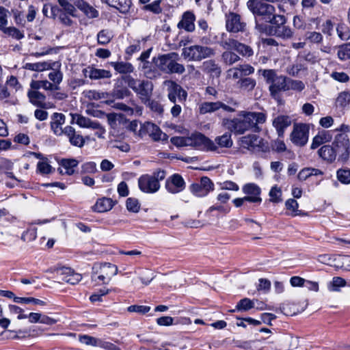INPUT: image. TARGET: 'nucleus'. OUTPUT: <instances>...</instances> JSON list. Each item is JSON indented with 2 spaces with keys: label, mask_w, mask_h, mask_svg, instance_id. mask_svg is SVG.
Returning <instances> with one entry per match:
<instances>
[{
  "label": "nucleus",
  "mask_w": 350,
  "mask_h": 350,
  "mask_svg": "<svg viewBox=\"0 0 350 350\" xmlns=\"http://www.w3.org/2000/svg\"><path fill=\"white\" fill-rule=\"evenodd\" d=\"M247 7L254 14L256 21V29L260 33L267 29V25L260 23L259 20L271 24L286 23L284 16L275 14V7L261 0H249L247 2Z\"/></svg>",
  "instance_id": "f257e3e1"
},
{
  "label": "nucleus",
  "mask_w": 350,
  "mask_h": 350,
  "mask_svg": "<svg viewBox=\"0 0 350 350\" xmlns=\"http://www.w3.org/2000/svg\"><path fill=\"white\" fill-rule=\"evenodd\" d=\"M266 120V115L262 112L241 111L238 118L232 120L230 124L231 130L236 134H243L246 131H260L258 124H263Z\"/></svg>",
  "instance_id": "f03ea898"
},
{
  "label": "nucleus",
  "mask_w": 350,
  "mask_h": 350,
  "mask_svg": "<svg viewBox=\"0 0 350 350\" xmlns=\"http://www.w3.org/2000/svg\"><path fill=\"white\" fill-rule=\"evenodd\" d=\"M179 55L172 52L160 55L153 59L155 66L161 71L166 74H183L185 71V66L177 62Z\"/></svg>",
  "instance_id": "7ed1b4c3"
},
{
  "label": "nucleus",
  "mask_w": 350,
  "mask_h": 350,
  "mask_svg": "<svg viewBox=\"0 0 350 350\" xmlns=\"http://www.w3.org/2000/svg\"><path fill=\"white\" fill-rule=\"evenodd\" d=\"M166 173L164 170H157L152 175L144 174L138 179L139 189L146 193H156L160 189L159 181L165 179Z\"/></svg>",
  "instance_id": "20e7f679"
},
{
  "label": "nucleus",
  "mask_w": 350,
  "mask_h": 350,
  "mask_svg": "<svg viewBox=\"0 0 350 350\" xmlns=\"http://www.w3.org/2000/svg\"><path fill=\"white\" fill-rule=\"evenodd\" d=\"M214 55L213 49L198 44L185 47L182 50V56L188 61H201Z\"/></svg>",
  "instance_id": "39448f33"
},
{
  "label": "nucleus",
  "mask_w": 350,
  "mask_h": 350,
  "mask_svg": "<svg viewBox=\"0 0 350 350\" xmlns=\"http://www.w3.org/2000/svg\"><path fill=\"white\" fill-rule=\"evenodd\" d=\"M92 280L94 282H101L108 284L113 276L118 273V267L115 265L105 262L102 265H95L93 268Z\"/></svg>",
  "instance_id": "423d86ee"
},
{
  "label": "nucleus",
  "mask_w": 350,
  "mask_h": 350,
  "mask_svg": "<svg viewBox=\"0 0 350 350\" xmlns=\"http://www.w3.org/2000/svg\"><path fill=\"white\" fill-rule=\"evenodd\" d=\"M267 83L270 84L269 91L272 96L279 92L286 91L288 79L283 75H277L273 70H265L262 73Z\"/></svg>",
  "instance_id": "0eeeda50"
},
{
  "label": "nucleus",
  "mask_w": 350,
  "mask_h": 350,
  "mask_svg": "<svg viewBox=\"0 0 350 350\" xmlns=\"http://www.w3.org/2000/svg\"><path fill=\"white\" fill-rule=\"evenodd\" d=\"M187 144L188 146L206 151H217L218 148L213 141L201 133H194L188 137Z\"/></svg>",
  "instance_id": "6e6552de"
},
{
  "label": "nucleus",
  "mask_w": 350,
  "mask_h": 350,
  "mask_svg": "<svg viewBox=\"0 0 350 350\" xmlns=\"http://www.w3.org/2000/svg\"><path fill=\"white\" fill-rule=\"evenodd\" d=\"M167 87V98L173 103H184L187 98V92L177 83L172 80L164 81Z\"/></svg>",
  "instance_id": "1a4fd4ad"
},
{
  "label": "nucleus",
  "mask_w": 350,
  "mask_h": 350,
  "mask_svg": "<svg viewBox=\"0 0 350 350\" xmlns=\"http://www.w3.org/2000/svg\"><path fill=\"white\" fill-rule=\"evenodd\" d=\"M333 144L335 145L336 154H338V160L345 162L350 154V142L349 137L345 133H340L335 137Z\"/></svg>",
  "instance_id": "9d476101"
},
{
  "label": "nucleus",
  "mask_w": 350,
  "mask_h": 350,
  "mask_svg": "<svg viewBox=\"0 0 350 350\" xmlns=\"http://www.w3.org/2000/svg\"><path fill=\"white\" fill-rule=\"evenodd\" d=\"M309 126L306 124H295L291 135L293 144L299 146H304L308 140Z\"/></svg>",
  "instance_id": "9b49d317"
},
{
  "label": "nucleus",
  "mask_w": 350,
  "mask_h": 350,
  "mask_svg": "<svg viewBox=\"0 0 350 350\" xmlns=\"http://www.w3.org/2000/svg\"><path fill=\"white\" fill-rule=\"evenodd\" d=\"M189 189L197 197H205L214 190V183L207 176H203L199 183L191 184Z\"/></svg>",
  "instance_id": "f8f14e48"
},
{
  "label": "nucleus",
  "mask_w": 350,
  "mask_h": 350,
  "mask_svg": "<svg viewBox=\"0 0 350 350\" xmlns=\"http://www.w3.org/2000/svg\"><path fill=\"white\" fill-rule=\"evenodd\" d=\"M241 147L252 152L260 151L262 149L263 142L256 135H248L242 137L239 140Z\"/></svg>",
  "instance_id": "ddd939ff"
},
{
  "label": "nucleus",
  "mask_w": 350,
  "mask_h": 350,
  "mask_svg": "<svg viewBox=\"0 0 350 350\" xmlns=\"http://www.w3.org/2000/svg\"><path fill=\"white\" fill-rule=\"evenodd\" d=\"M165 187L169 193L176 194L185 189V182L180 174H174L167 178Z\"/></svg>",
  "instance_id": "4468645a"
},
{
  "label": "nucleus",
  "mask_w": 350,
  "mask_h": 350,
  "mask_svg": "<svg viewBox=\"0 0 350 350\" xmlns=\"http://www.w3.org/2000/svg\"><path fill=\"white\" fill-rule=\"evenodd\" d=\"M226 27L228 31L237 33L245 31L246 23L241 20L240 15L230 12L226 16Z\"/></svg>",
  "instance_id": "2eb2a0df"
},
{
  "label": "nucleus",
  "mask_w": 350,
  "mask_h": 350,
  "mask_svg": "<svg viewBox=\"0 0 350 350\" xmlns=\"http://www.w3.org/2000/svg\"><path fill=\"white\" fill-rule=\"evenodd\" d=\"M221 46L225 49H234L243 56L250 57L253 55V50L250 46L240 43L234 39L223 40Z\"/></svg>",
  "instance_id": "dca6fc26"
},
{
  "label": "nucleus",
  "mask_w": 350,
  "mask_h": 350,
  "mask_svg": "<svg viewBox=\"0 0 350 350\" xmlns=\"http://www.w3.org/2000/svg\"><path fill=\"white\" fill-rule=\"evenodd\" d=\"M56 273L61 277V280L66 283L75 285L79 283L82 275L80 273L75 272L69 267H60L56 269Z\"/></svg>",
  "instance_id": "f3484780"
},
{
  "label": "nucleus",
  "mask_w": 350,
  "mask_h": 350,
  "mask_svg": "<svg viewBox=\"0 0 350 350\" xmlns=\"http://www.w3.org/2000/svg\"><path fill=\"white\" fill-rule=\"evenodd\" d=\"M219 109L229 112H232L234 109L232 107L226 105V104L217 101V102H204L200 105L199 112L200 114H206L208 113H212L217 111Z\"/></svg>",
  "instance_id": "a211bd4d"
},
{
  "label": "nucleus",
  "mask_w": 350,
  "mask_h": 350,
  "mask_svg": "<svg viewBox=\"0 0 350 350\" xmlns=\"http://www.w3.org/2000/svg\"><path fill=\"white\" fill-rule=\"evenodd\" d=\"M243 192L247 195L246 197L250 202L260 203L262 198H260L261 189L254 183L245 184L242 188Z\"/></svg>",
  "instance_id": "6ab92c4d"
},
{
  "label": "nucleus",
  "mask_w": 350,
  "mask_h": 350,
  "mask_svg": "<svg viewBox=\"0 0 350 350\" xmlns=\"http://www.w3.org/2000/svg\"><path fill=\"white\" fill-rule=\"evenodd\" d=\"M74 5L88 18H98V11L84 0H73Z\"/></svg>",
  "instance_id": "aec40b11"
},
{
  "label": "nucleus",
  "mask_w": 350,
  "mask_h": 350,
  "mask_svg": "<svg viewBox=\"0 0 350 350\" xmlns=\"http://www.w3.org/2000/svg\"><path fill=\"white\" fill-rule=\"evenodd\" d=\"M152 89L153 85L152 82L149 81H140L134 92L139 96L143 102L146 103L149 100Z\"/></svg>",
  "instance_id": "412c9836"
},
{
  "label": "nucleus",
  "mask_w": 350,
  "mask_h": 350,
  "mask_svg": "<svg viewBox=\"0 0 350 350\" xmlns=\"http://www.w3.org/2000/svg\"><path fill=\"white\" fill-rule=\"evenodd\" d=\"M65 123V116L62 113H54L51 117V128L57 136L64 135V128L62 126Z\"/></svg>",
  "instance_id": "4be33fe9"
},
{
  "label": "nucleus",
  "mask_w": 350,
  "mask_h": 350,
  "mask_svg": "<svg viewBox=\"0 0 350 350\" xmlns=\"http://www.w3.org/2000/svg\"><path fill=\"white\" fill-rule=\"evenodd\" d=\"M64 135L68 137L70 143L72 146L81 148L85 144L83 136L77 133L75 129L71 126L64 127Z\"/></svg>",
  "instance_id": "5701e85b"
},
{
  "label": "nucleus",
  "mask_w": 350,
  "mask_h": 350,
  "mask_svg": "<svg viewBox=\"0 0 350 350\" xmlns=\"http://www.w3.org/2000/svg\"><path fill=\"white\" fill-rule=\"evenodd\" d=\"M195 15L191 12H186L183 14L181 20L178 23L179 29H183L188 32H192L195 30L194 21Z\"/></svg>",
  "instance_id": "b1692460"
},
{
  "label": "nucleus",
  "mask_w": 350,
  "mask_h": 350,
  "mask_svg": "<svg viewBox=\"0 0 350 350\" xmlns=\"http://www.w3.org/2000/svg\"><path fill=\"white\" fill-rule=\"evenodd\" d=\"M58 172L61 174L72 175L75 168L78 165L79 161L75 159H64L59 163Z\"/></svg>",
  "instance_id": "393cba45"
},
{
  "label": "nucleus",
  "mask_w": 350,
  "mask_h": 350,
  "mask_svg": "<svg viewBox=\"0 0 350 350\" xmlns=\"http://www.w3.org/2000/svg\"><path fill=\"white\" fill-rule=\"evenodd\" d=\"M291 118L288 116L280 115L273 120V126L277 131L279 136H282L284 130L291 124Z\"/></svg>",
  "instance_id": "a878e982"
},
{
  "label": "nucleus",
  "mask_w": 350,
  "mask_h": 350,
  "mask_svg": "<svg viewBox=\"0 0 350 350\" xmlns=\"http://www.w3.org/2000/svg\"><path fill=\"white\" fill-rule=\"evenodd\" d=\"M201 69L213 77H219L221 72L220 66L212 59L204 62L201 66Z\"/></svg>",
  "instance_id": "bb28decb"
},
{
  "label": "nucleus",
  "mask_w": 350,
  "mask_h": 350,
  "mask_svg": "<svg viewBox=\"0 0 350 350\" xmlns=\"http://www.w3.org/2000/svg\"><path fill=\"white\" fill-rule=\"evenodd\" d=\"M318 154L321 158L328 163L334 161L337 156L335 148L329 145L323 146L318 150Z\"/></svg>",
  "instance_id": "cd10ccee"
},
{
  "label": "nucleus",
  "mask_w": 350,
  "mask_h": 350,
  "mask_svg": "<svg viewBox=\"0 0 350 350\" xmlns=\"http://www.w3.org/2000/svg\"><path fill=\"white\" fill-rule=\"evenodd\" d=\"M113 206V202L111 198H102L96 201L93 209L98 213H104L111 210Z\"/></svg>",
  "instance_id": "c85d7f7f"
},
{
  "label": "nucleus",
  "mask_w": 350,
  "mask_h": 350,
  "mask_svg": "<svg viewBox=\"0 0 350 350\" xmlns=\"http://www.w3.org/2000/svg\"><path fill=\"white\" fill-rule=\"evenodd\" d=\"M72 121L75 122L82 128H96V121H92L90 118L80 114L72 115Z\"/></svg>",
  "instance_id": "c756f323"
},
{
  "label": "nucleus",
  "mask_w": 350,
  "mask_h": 350,
  "mask_svg": "<svg viewBox=\"0 0 350 350\" xmlns=\"http://www.w3.org/2000/svg\"><path fill=\"white\" fill-rule=\"evenodd\" d=\"M88 72L89 78L93 80L109 79L112 76L109 70L93 67L89 68V70Z\"/></svg>",
  "instance_id": "7c9ffc66"
},
{
  "label": "nucleus",
  "mask_w": 350,
  "mask_h": 350,
  "mask_svg": "<svg viewBox=\"0 0 350 350\" xmlns=\"http://www.w3.org/2000/svg\"><path fill=\"white\" fill-rule=\"evenodd\" d=\"M284 24H273L275 25L274 34L284 39L291 38L293 36V32L289 27L286 26Z\"/></svg>",
  "instance_id": "2f4dec72"
},
{
  "label": "nucleus",
  "mask_w": 350,
  "mask_h": 350,
  "mask_svg": "<svg viewBox=\"0 0 350 350\" xmlns=\"http://www.w3.org/2000/svg\"><path fill=\"white\" fill-rule=\"evenodd\" d=\"M29 101L36 106L42 107L44 105L45 96L36 90L31 89L27 93Z\"/></svg>",
  "instance_id": "473e14b6"
},
{
  "label": "nucleus",
  "mask_w": 350,
  "mask_h": 350,
  "mask_svg": "<svg viewBox=\"0 0 350 350\" xmlns=\"http://www.w3.org/2000/svg\"><path fill=\"white\" fill-rule=\"evenodd\" d=\"M146 129L150 132V135L155 141L166 140L167 136L165 133H163L161 129L154 124L148 123Z\"/></svg>",
  "instance_id": "72a5a7b5"
},
{
  "label": "nucleus",
  "mask_w": 350,
  "mask_h": 350,
  "mask_svg": "<svg viewBox=\"0 0 350 350\" xmlns=\"http://www.w3.org/2000/svg\"><path fill=\"white\" fill-rule=\"evenodd\" d=\"M24 68L32 71L42 72L52 68V64L47 62L26 63L23 66Z\"/></svg>",
  "instance_id": "f704fd0d"
},
{
  "label": "nucleus",
  "mask_w": 350,
  "mask_h": 350,
  "mask_svg": "<svg viewBox=\"0 0 350 350\" xmlns=\"http://www.w3.org/2000/svg\"><path fill=\"white\" fill-rule=\"evenodd\" d=\"M332 137L329 134L327 131H323L321 133H319L318 135H317L312 139V142L311 144V148L315 149L318 148L321 144L329 142L331 139Z\"/></svg>",
  "instance_id": "c9c22d12"
},
{
  "label": "nucleus",
  "mask_w": 350,
  "mask_h": 350,
  "mask_svg": "<svg viewBox=\"0 0 350 350\" xmlns=\"http://www.w3.org/2000/svg\"><path fill=\"white\" fill-rule=\"evenodd\" d=\"M111 65L120 74H129L133 72L134 70L133 65L129 62H111Z\"/></svg>",
  "instance_id": "e433bc0d"
},
{
  "label": "nucleus",
  "mask_w": 350,
  "mask_h": 350,
  "mask_svg": "<svg viewBox=\"0 0 350 350\" xmlns=\"http://www.w3.org/2000/svg\"><path fill=\"white\" fill-rule=\"evenodd\" d=\"M30 86L31 89L38 90L40 88H42L45 90H59V87H55V85H53L52 83L48 81L47 80L43 81H32L30 83Z\"/></svg>",
  "instance_id": "4c0bfd02"
},
{
  "label": "nucleus",
  "mask_w": 350,
  "mask_h": 350,
  "mask_svg": "<svg viewBox=\"0 0 350 350\" xmlns=\"http://www.w3.org/2000/svg\"><path fill=\"white\" fill-rule=\"evenodd\" d=\"M323 172L319 169L312 167H306L302 169L298 174L297 178L299 180H306L308 178L311 176L322 175Z\"/></svg>",
  "instance_id": "58836bf2"
},
{
  "label": "nucleus",
  "mask_w": 350,
  "mask_h": 350,
  "mask_svg": "<svg viewBox=\"0 0 350 350\" xmlns=\"http://www.w3.org/2000/svg\"><path fill=\"white\" fill-rule=\"evenodd\" d=\"M113 37V34L111 30L102 29L97 34V42L99 44L106 45L111 42Z\"/></svg>",
  "instance_id": "ea45409f"
},
{
  "label": "nucleus",
  "mask_w": 350,
  "mask_h": 350,
  "mask_svg": "<svg viewBox=\"0 0 350 350\" xmlns=\"http://www.w3.org/2000/svg\"><path fill=\"white\" fill-rule=\"evenodd\" d=\"M215 144L221 148H230L232 146L231 134L226 133L221 136L217 137L215 139Z\"/></svg>",
  "instance_id": "a19ab883"
},
{
  "label": "nucleus",
  "mask_w": 350,
  "mask_h": 350,
  "mask_svg": "<svg viewBox=\"0 0 350 350\" xmlns=\"http://www.w3.org/2000/svg\"><path fill=\"white\" fill-rule=\"evenodd\" d=\"M85 98L89 100H98L100 99H106L108 98L109 94L107 92H99L94 90H85L83 92Z\"/></svg>",
  "instance_id": "79ce46f5"
},
{
  "label": "nucleus",
  "mask_w": 350,
  "mask_h": 350,
  "mask_svg": "<svg viewBox=\"0 0 350 350\" xmlns=\"http://www.w3.org/2000/svg\"><path fill=\"white\" fill-rule=\"evenodd\" d=\"M285 206L286 209L290 211L288 215L293 217L302 215L301 211L298 209L299 204L295 199L290 198L287 200L285 202Z\"/></svg>",
  "instance_id": "37998d69"
},
{
  "label": "nucleus",
  "mask_w": 350,
  "mask_h": 350,
  "mask_svg": "<svg viewBox=\"0 0 350 350\" xmlns=\"http://www.w3.org/2000/svg\"><path fill=\"white\" fill-rule=\"evenodd\" d=\"M282 192L280 187L277 185L272 187L269 193L270 202L273 203H279L282 202Z\"/></svg>",
  "instance_id": "c03bdc74"
},
{
  "label": "nucleus",
  "mask_w": 350,
  "mask_h": 350,
  "mask_svg": "<svg viewBox=\"0 0 350 350\" xmlns=\"http://www.w3.org/2000/svg\"><path fill=\"white\" fill-rule=\"evenodd\" d=\"M226 50L221 55V58L226 64L232 65L240 59V57L236 53L229 51L230 49Z\"/></svg>",
  "instance_id": "a18cd8bd"
},
{
  "label": "nucleus",
  "mask_w": 350,
  "mask_h": 350,
  "mask_svg": "<svg viewBox=\"0 0 350 350\" xmlns=\"http://www.w3.org/2000/svg\"><path fill=\"white\" fill-rule=\"evenodd\" d=\"M1 31L7 36L16 40H21L24 38L23 33L14 27H5Z\"/></svg>",
  "instance_id": "49530a36"
},
{
  "label": "nucleus",
  "mask_w": 350,
  "mask_h": 350,
  "mask_svg": "<svg viewBox=\"0 0 350 350\" xmlns=\"http://www.w3.org/2000/svg\"><path fill=\"white\" fill-rule=\"evenodd\" d=\"M338 36L342 40H347L350 38V30L345 23H339L336 27Z\"/></svg>",
  "instance_id": "de8ad7c7"
},
{
  "label": "nucleus",
  "mask_w": 350,
  "mask_h": 350,
  "mask_svg": "<svg viewBox=\"0 0 350 350\" xmlns=\"http://www.w3.org/2000/svg\"><path fill=\"white\" fill-rule=\"evenodd\" d=\"M336 176L338 180L342 184L350 183V169L342 168L337 170Z\"/></svg>",
  "instance_id": "09e8293b"
},
{
  "label": "nucleus",
  "mask_w": 350,
  "mask_h": 350,
  "mask_svg": "<svg viewBox=\"0 0 350 350\" xmlns=\"http://www.w3.org/2000/svg\"><path fill=\"white\" fill-rule=\"evenodd\" d=\"M254 307V303L248 298L241 299L237 304L236 310L239 311H247Z\"/></svg>",
  "instance_id": "8fccbe9b"
},
{
  "label": "nucleus",
  "mask_w": 350,
  "mask_h": 350,
  "mask_svg": "<svg viewBox=\"0 0 350 350\" xmlns=\"http://www.w3.org/2000/svg\"><path fill=\"white\" fill-rule=\"evenodd\" d=\"M337 55L341 60L350 59V42L341 45L338 50Z\"/></svg>",
  "instance_id": "3c124183"
},
{
  "label": "nucleus",
  "mask_w": 350,
  "mask_h": 350,
  "mask_svg": "<svg viewBox=\"0 0 350 350\" xmlns=\"http://www.w3.org/2000/svg\"><path fill=\"white\" fill-rule=\"evenodd\" d=\"M346 285L345 280L340 277H334L328 288L331 291H338L340 287Z\"/></svg>",
  "instance_id": "603ef678"
},
{
  "label": "nucleus",
  "mask_w": 350,
  "mask_h": 350,
  "mask_svg": "<svg viewBox=\"0 0 350 350\" xmlns=\"http://www.w3.org/2000/svg\"><path fill=\"white\" fill-rule=\"evenodd\" d=\"M305 88V84L299 80L288 79L287 90H295L301 92Z\"/></svg>",
  "instance_id": "864d4df0"
},
{
  "label": "nucleus",
  "mask_w": 350,
  "mask_h": 350,
  "mask_svg": "<svg viewBox=\"0 0 350 350\" xmlns=\"http://www.w3.org/2000/svg\"><path fill=\"white\" fill-rule=\"evenodd\" d=\"M79 340L83 344L94 347H98L100 340V339L88 335L79 336Z\"/></svg>",
  "instance_id": "5fc2aeb1"
},
{
  "label": "nucleus",
  "mask_w": 350,
  "mask_h": 350,
  "mask_svg": "<svg viewBox=\"0 0 350 350\" xmlns=\"http://www.w3.org/2000/svg\"><path fill=\"white\" fill-rule=\"evenodd\" d=\"M49 78L53 82V85H55V87H59V85L62 81L63 74L59 70H53L49 74Z\"/></svg>",
  "instance_id": "6e6d98bb"
},
{
  "label": "nucleus",
  "mask_w": 350,
  "mask_h": 350,
  "mask_svg": "<svg viewBox=\"0 0 350 350\" xmlns=\"http://www.w3.org/2000/svg\"><path fill=\"white\" fill-rule=\"evenodd\" d=\"M239 83L241 89L245 91L250 92L254 88L256 85V81L252 78H245L241 79L239 81Z\"/></svg>",
  "instance_id": "4d7b16f0"
},
{
  "label": "nucleus",
  "mask_w": 350,
  "mask_h": 350,
  "mask_svg": "<svg viewBox=\"0 0 350 350\" xmlns=\"http://www.w3.org/2000/svg\"><path fill=\"white\" fill-rule=\"evenodd\" d=\"M15 302L18 304H33L35 305L44 306V301L33 297H20L15 298Z\"/></svg>",
  "instance_id": "13d9d810"
},
{
  "label": "nucleus",
  "mask_w": 350,
  "mask_h": 350,
  "mask_svg": "<svg viewBox=\"0 0 350 350\" xmlns=\"http://www.w3.org/2000/svg\"><path fill=\"white\" fill-rule=\"evenodd\" d=\"M37 171L42 174H49L52 172V167L46 160L39 161L37 164Z\"/></svg>",
  "instance_id": "bf43d9fd"
},
{
  "label": "nucleus",
  "mask_w": 350,
  "mask_h": 350,
  "mask_svg": "<svg viewBox=\"0 0 350 350\" xmlns=\"http://www.w3.org/2000/svg\"><path fill=\"white\" fill-rule=\"evenodd\" d=\"M305 66L300 62H296L292 65H290L286 68L288 74L292 76H297L301 70H305Z\"/></svg>",
  "instance_id": "052dcab7"
},
{
  "label": "nucleus",
  "mask_w": 350,
  "mask_h": 350,
  "mask_svg": "<svg viewBox=\"0 0 350 350\" xmlns=\"http://www.w3.org/2000/svg\"><path fill=\"white\" fill-rule=\"evenodd\" d=\"M336 102L341 107H345L349 105L350 92L347 91L340 92L336 99Z\"/></svg>",
  "instance_id": "680f3d73"
},
{
  "label": "nucleus",
  "mask_w": 350,
  "mask_h": 350,
  "mask_svg": "<svg viewBox=\"0 0 350 350\" xmlns=\"http://www.w3.org/2000/svg\"><path fill=\"white\" fill-rule=\"evenodd\" d=\"M37 237V229L29 228L24 232L21 236V239L25 242H30L34 241Z\"/></svg>",
  "instance_id": "e2e57ef3"
},
{
  "label": "nucleus",
  "mask_w": 350,
  "mask_h": 350,
  "mask_svg": "<svg viewBox=\"0 0 350 350\" xmlns=\"http://www.w3.org/2000/svg\"><path fill=\"white\" fill-rule=\"evenodd\" d=\"M127 310L130 312H137L144 314L150 310V307L148 306L132 305L128 307Z\"/></svg>",
  "instance_id": "0e129e2a"
},
{
  "label": "nucleus",
  "mask_w": 350,
  "mask_h": 350,
  "mask_svg": "<svg viewBox=\"0 0 350 350\" xmlns=\"http://www.w3.org/2000/svg\"><path fill=\"white\" fill-rule=\"evenodd\" d=\"M126 208L129 211L137 213L139 210V204L137 199L129 198L126 200Z\"/></svg>",
  "instance_id": "69168bd1"
},
{
  "label": "nucleus",
  "mask_w": 350,
  "mask_h": 350,
  "mask_svg": "<svg viewBox=\"0 0 350 350\" xmlns=\"http://www.w3.org/2000/svg\"><path fill=\"white\" fill-rule=\"evenodd\" d=\"M153 278V273L149 270L142 271L139 275L140 280L145 285L149 284Z\"/></svg>",
  "instance_id": "338daca9"
},
{
  "label": "nucleus",
  "mask_w": 350,
  "mask_h": 350,
  "mask_svg": "<svg viewBox=\"0 0 350 350\" xmlns=\"http://www.w3.org/2000/svg\"><path fill=\"white\" fill-rule=\"evenodd\" d=\"M131 92L126 88H115L113 91V96L118 99H122L130 95Z\"/></svg>",
  "instance_id": "774afa93"
}]
</instances>
